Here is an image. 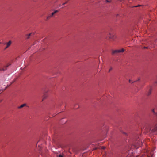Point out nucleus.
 I'll return each mask as SVG.
<instances>
[{
    "label": "nucleus",
    "instance_id": "obj_1",
    "mask_svg": "<svg viewBox=\"0 0 157 157\" xmlns=\"http://www.w3.org/2000/svg\"><path fill=\"white\" fill-rule=\"evenodd\" d=\"M124 51V49H123V48L121 49L113 50L112 51V54H117L119 53L123 52Z\"/></svg>",
    "mask_w": 157,
    "mask_h": 157
},
{
    "label": "nucleus",
    "instance_id": "obj_2",
    "mask_svg": "<svg viewBox=\"0 0 157 157\" xmlns=\"http://www.w3.org/2000/svg\"><path fill=\"white\" fill-rule=\"evenodd\" d=\"M11 65V64L8 63H7V65L3 67H0V71H4L7 70V67L10 66Z\"/></svg>",
    "mask_w": 157,
    "mask_h": 157
},
{
    "label": "nucleus",
    "instance_id": "obj_3",
    "mask_svg": "<svg viewBox=\"0 0 157 157\" xmlns=\"http://www.w3.org/2000/svg\"><path fill=\"white\" fill-rule=\"evenodd\" d=\"M109 38L111 39L112 40H114L115 39V37L114 36V35L113 34L110 33L109 35L108 36Z\"/></svg>",
    "mask_w": 157,
    "mask_h": 157
},
{
    "label": "nucleus",
    "instance_id": "obj_4",
    "mask_svg": "<svg viewBox=\"0 0 157 157\" xmlns=\"http://www.w3.org/2000/svg\"><path fill=\"white\" fill-rule=\"evenodd\" d=\"M152 89V87H150L148 91L147 92V95L148 96H149L151 94Z\"/></svg>",
    "mask_w": 157,
    "mask_h": 157
},
{
    "label": "nucleus",
    "instance_id": "obj_5",
    "mask_svg": "<svg viewBox=\"0 0 157 157\" xmlns=\"http://www.w3.org/2000/svg\"><path fill=\"white\" fill-rule=\"evenodd\" d=\"M27 106L26 104V103H24V104H22L20 106H19L18 107V109H21V108H23V107H24L25 106Z\"/></svg>",
    "mask_w": 157,
    "mask_h": 157
},
{
    "label": "nucleus",
    "instance_id": "obj_6",
    "mask_svg": "<svg viewBox=\"0 0 157 157\" xmlns=\"http://www.w3.org/2000/svg\"><path fill=\"white\" fill-rule=\"evenodd\" d=\"M12 43V41L10 40L8 42L6 43L7 47H8L10 46Z\"/></svg>",
    "mask_w": 157,
    "mask_h": 157
},
{
    "label": "nucleus",
    "instance_id": "obj_7",
    "mask_svg": "<svg viewBox=\"0 0 157 157\" xmlns=\"http://www.w3.org/2000/svg\"><path fill=\"white\" fill-rule=\"evenodd\" d=\"M58 12V10H55L50 15L51 16V17L53 16L56 13Z\"/></svg>",
    "mask_w": 157,
    "mask_h": 157
},
{
    "label": "nucleus",
    "instance_id": "obj_8",
    "mask_svg": "<svg viewBox=\"0 0 157 157\" xmlns=\"http://www.w3.org/2000/svg\"><path fill=\"white\" fill-rule=\"evenodd\" d=\"M32 33H30L29 34H27L26 35V36H27V39H29V38L30 37V36H31L32 35Z\"/></svg>",
    "mask_w": 157,
    "mask_h": 157
},
{
    "label": "nucleus",
    "instance_id": "obj_9",
    "mask_svg": "<svg viewBox=\"0 0 157 157\" xmlns=\"http://www.w3.org/2000/svg\"><path fill=\"white\" fill-rule=\"evenodd\" d=\"M5 78H3L2 79H0V82H4L5 81Z\"/></svg>",
    "mask_w": 157,
    "mask_h": 157
},
{
    "label": "nucleus",
    "instance_id": "obj_10",
    "mask_svg": "<svg viewBox=\"0 0 157 157\" xmlns=\"http://www.w3.org/2000/svg\"><path fill=\"white\" fill-rule=\"evenodd\" d=\"M47 97V95H46L45 94H44V95L43 96V98L42 101H43Z\"/></svg>",
    "mask_w": 157,
    "mask_h": 157
},
{
    "label": "nucleus",
    "instance_id": "obj_11",
    "mask_svg": "<svg viewBox=\"0 0 157 157\" xmlns=\"http://www.w3.org/2000/svg\"><path fill=\"white\" fill-rule=\"evenodd\" d=\"M152 112L155 114L157 115V113H156V112H155V111L154 110V109H153L152 110Z\"/></svg>",
    "mask_w": 157,
    "mask_h": 157
},
{
    "label": "nucleus",
    "instance_id": "obj_12",
    "mask_svg": "<svg viewBox=\"0 0 157 157\" xmlns=\"http://www.w3.org/2000/svg\"><path fill=\"white\" fill-rule=\"evenodd\" d=\"M51 17V16H50V15L48 16L47 17V19H46V20L48 19H49V18H50Z\"/></svg>",
    "mask_w": 157,
    "mask_h": 157
},
{
    "label": "nucleus",
    "instance_id": "obj_13",
    "mask_svg": "<svg viewBox=\"0 0 157 157\" xmlns=\"http://www.w3.org/2000/svg\"><path fill=\"white\" fill-rule=\"evenodd\" d=\"M105 2H111V0H110L109 1L108 0H106Z\"/></svg>",
    "mask_w": 157,
    "mask_h": 157
},
{
    "label": "nucleus",
    "instance_id": "obj_14",
    "mask_svg": "<svg viewBox=\"0 0 157 157\" xmlns=\"http://www.w3.org/2000/svg\"><path fill=\"white\" fill-rule=\"evenodd\" d=\"M7 87H6L5 88V89H4V90H2H2H0V92H1V91H4V90L6 89L7 88Z\"/></svg>",
    "mask_w": 157,
    "mask_h": 157
},
{
    "label": "nucleus",
    "instance_id": "obj_15",
    "mask_svg": "<svg viewBox=\"0 0 157 157\" xmlns=\"http://www.w3.org/2000/svg\"><path fill=\"white\" fill-rule=\"evenodd\" d=\"M68 2V1H66L65 3H63L62 5H65L66 4V3H67Z\"/></svg>",
    "mask_w": 157,
    "mask_h": 157
},
{
    "label": "nucleus",
    "instance_id": "obj_16",
    "mask_svg": "<svg viewBox=\"0 0 157 157\" xmlns=\"http://www.w3.org/2000/svg\"><path fill=\"white\" fill-rule=\"evenodd\" d=\"M141 6L140 5H138V6H133V7H139V6Z\"/></svg>",
    "mask_w": 157,
    "mask_h": 157
},
{
    "label": "nucleus",
    "instance_id": "obj_17",
    "mask_svg": "<svg viewBox=\"0 0 157 157\" xmlns=\"http://www.w3.org/2000/svg\"><path fill=\"white\" fill-rule=\"evenodd\" d=\"M112 69V67H111L109 71V72Z\"/></svg>",
    "mask_w": 157,
    "mask_h": 157
},
{
    "label": "nucleus",
    "instance_id": "obj_18",
    "mask_svg": "<svg viewBox=\"0 0 157 157\" xmlns=\"http://www.w3.org/2000/svg\"><path fill=\"white\" fill-rule=\"evenodd\" d=\"M58 157H63V156L61 155H59Z\"/></svg>",
    "mask_w": 157,
    "mask_h": 157
},
{
    "label": "nucleus",
    "instance_id": "obj_19",
    "mask_svg": "<svg viewBox=\"0 0 157 157\" xmlns=\"http://www.w3.org/2000/svg\"><path fill=\"white\" fill-rule=\"evenodd\" d=\"M101 148L102 149H105V147H101Z\"/></svg>",
    "mask_w": 157,
    "mask_h": 157
},
{
    "label": "nucleus",
    "instance_id": "obj_20",
    "mask_svg": "<svg viewBox=\"0 0 157 157\" xmlns=\"http://www.w3.org/2000/svg\"><path fill=\"white\" fill-rule=\"evenodd\" d=\"M144 48H147V47H144Z\"/></svg>",
    "mask_w": 157,
    "mask_h": 157
},
{
    "label": "nucleus",
    "instance_id": "obj_21",
    "mask_svg": "<svg viewBox=\"0 0 157 157\" xmlns=\"http://www.w3.org/2000/svg\"><path fill=\"white\" fill-rule=\"evenodd\" d=\"M129 82L130 83V82H131V80H129Z\"/></svg>",
    "mask_w": 157,
    "mask_h": 157
},
{
    "label": "nucleus",
    "instance_id": "obj_22",
    "mask_svg": "<svg viewBox=\"0 0 157 157\" xmlns=\"http://www.w3.org/2000/svg\"><path fill=\"white\" fill-rule=\"evenodd\" d=\"M118 16V14H117L116 16V17H117Z\"/></svg>",
    "mask_w": 157,
    "mask_h": 157
},
{
    "label": "nucleus",
    "instance_id": "obj_23",
    "mask_svg": "<svg viewBox=\"0 0 157 157\" xmlns=\"http://www.w3.org/2000/svg\"><path fill=\"white\" fill-rule=\"evenodd\" d=\"M8 48V47H7V46H6V48H5V49H6V48Z\"/></svg>",
    "mask_w": 157,
    "mask_h": 157
},
{
    "label": "nucleus",
    "instance_id": "obj_24",
    "mask_svg": "<svg viewBox=\"0 0 157 157\" xmlns=\"http://www.w3.org/2000/svg\"><path fill=\"white\" fill-rule=\"evenodd\" d=\"M1 43V42H0V43Z\"/></svg>",
    "mask_w": 157,
    "mask_h": 157
}]
</instances>
